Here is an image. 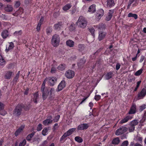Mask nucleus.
I'll list each match as a JSON object with an SVG mask.
<instances>
[{
    "instance_id": "1",
    "label": "nucleus",
    "mask_w": 146,
    "mask_h": 146,
    "mask_svg": "<svg viewBox=\"0 0 146 146\" xmlns=\"http://www.w3.org/2000/svg\"><path fill=\"white\" fill-rule=\"evenodd\" d=\"M56 78L55 77L46 78L44 80L40 89L41 92L42 93V98L43 100L46 99L48 95L49 98L51 99L52 98V94L55 91V89L54 88H52L49 90L47 88L45 87L46 82H47L49 85L52 86L56 82Z\"/></svg>"
},
{
    "instance_id": "2",
    "label": "nucleus",
    "mask_w": 146,
    "mask_h": 146,
    "mask_svg": "<svg viewBox=\"0 0 146 146\" xmlns=\"http://www.w3.org/2000/svg\"><path fill=\"white\" fill-rule=\"evenodd\" d=\"M87 22L85 18L83 16H80L76 23V25L78 27L84 29L87 25Z\"/></svg>"
},
{
    "instance_id": "3",
    "label": "nucleus",
    "mask_w": 146,
    "mask_h": 146,
    "mask_svg": "<svg viewBox=\"0 0 146 146\" xmlns=\"http://www.w3.org/2000/svg\"><path fill=\"white\" fill-rule=\"evenodd\" d=\"M60 41L59 36L57 34L54 35L52 37L51 40L52 44L54 47L57 46L59 45Z\"/></svg>"
},
{
    "instance_id": "4",
    "label": "nucleus",
    "mask_w": 146,
    "mask_h": 146,
    "mask_svg": "<svg viewBox=\"0 0 146 146\" xmlns=\"http://www.w3.org/2000/svg\"><path fill=\"white\" fill-rule=\"evenodd\" d=\"M127 128L124 126H122L117 129L115 131V134L117 135H119L123 134L127 130Z\"/></svg>"
},
{
    "instance_id": "5",
    "label": "nucleus",
    "mask_w": 146,
    "mask_h": 146,
    "mask_svg": "<svg viewBox=\"0 0 146 146\" xmlns=\"http://www.w3.org/2000/svg\"><path fill=\"white\" fill-rule=\"evenodd\" d=\"M22 107L21 105H18L13 111V114L15 116H19L21 113Z\"/></svg>"
},
{
    "instance_id": "6",
    "label": "nucleus",
    "mask_w": 146,
    "mask_h": 146,
    "mask_svg": "<svg viewBox=\"0 0 146 146\" xmlns=\"http://www.w3.org/2000/svg\"><path fill=\"white\" fill-rule=\"evenodd\" d=\"M75 130V128H72L69 129L62 136L60 139V141H62L66 137L71 135Z\"/></svg>"
},
{
    "instance_id": "7",
    "label": "nucleus",
    "mask_w": 146,
    "mask_h": 146,
    "mask_svg": "<svg viewBox=\"0 0 146 146\" xmlns=\"http://www.w3.org/2000/svg\"><path fill=\"white\" fill-rule=\"evenodd\" d=\"M146 95V88H143L140 92L137 95V99H142Z\"/></svg>"
},
{
    "instance_id": "8",
    "label": "nucleus",
    "mask_w": 146,
    "mask_h": 146,
    "mask_svg": "<svg viewBox=\"0 0 146 146\" xmlns=\"http://www.w3.org/2000/svg\"><path fill=\"white\" fill-rule=\"evenodd\" d=\"M136 112V106L135 104H132L130 108L129 111L128 113L129 115L130 114H134Z\"/></svg>"
},
{
    "instance_id": "9",
    "label": "nucleus",
    "mask_w": 146,
    "mask_h": 146,
    "mask_svg": "<svg viewBox=\"0 0 146 146\" xmlns=\"http://www.w3.org/2000/svg\"><path fill=\"white\" fill-rule=\"evenodd\" d=\"M133 117L130 115H127L124 118L122 119L119 122L121 124H123L128 122L129 120H131L133 118Z\"/></svg>"
},
{
    "instance_id": "10",
    "label": "nucleus",
    "mask_w": 146,
    "mask_h": 146,
    "mask_svg": "<svg viewBox=\"0 0 146 146\" xmlns=\"http://www.w3.org/2000/svg\"><path fill=\"white\" fill-rule=\"evenodd\" d=\"M65 76L68 78H73L75 75V73L74 71L71 70H68L66 72Z\"/></svg>"
},
{
    "instance_id": "11",
    "label": "nucleus",
    "mask_w": 146,
    "mask_h": 146,
    "mask_svg": "<svg viewBox=\"0 0 146 146\" xmlns=\"http://www.w3.org/2000/svg\"><path fill=\"white\" fill-rule=\"evenodd\" d=\"M89 126L87 123H81L78 126L77 129L78 130H83L87 129Z\"/></svg>"
},
{
    "instance_id": "12",
    "label": "nucleus",
    "mask_w": 146,
    "mask_h": 146,
    "mask_svg": "<svg viewBox=\"0 0 146 146\" xmlns=\"http://www.w3.org/2000/svg\"><path fill=\"white\" fill-rule=\"evenodd\" d=\"M104 11L102 9H100L98 11L96 17L98 20H100L104 14Z\"/></svg>"
},
{
    "instance_id": "13",
    "label": "nucleus",
    "mask_w": 146,
    "mask_h": 146,
    "mask_svg": "<svg viewBox=\"0 0 146 146\" xmlns=\"http://www.w3.org/2000/svg\"><path fill=\"white\" fill-rule=\"evenodd\" d=\"M106 33L105 32L100 31L99 32L98 40L101 41L104 39L106 36Z\"/></svg>"
},
{
    "instance_id": "14",
    "label": "nucleus",
    "mask_w": 146,
    "mask_h": 146,
    "mask_svg": "<svg viewBox=\"0 0 146 146\" xmlns=\"http://www.w3.org/2000/svg\"><path fill=\"white\" fill-rule=\"evenodd\" d=\"M65 82L64 81H62L58 85V91L61 90L65 86Z\"/></svg>"
},
{
    "instance_id": "15",
    "label": "nucleus",
    "mask_w": 146,
    "mask_h": 146,
    "mask_svg": "<svg viewBox=\"0 0 146 146\" xmlns=\"http://www.w3.org/2000/svg\"><path fill=\"white\" fill-rule=\"evenodd\" d=\"M5 11L7 12H11L13 10L12 6L9 4H7L4 8Z\"/></svg>"
},
{
    "instance_id": "16",
    "label": "nucleus",
    "mask_w": 146,
    "mask_h": 146,
    "mask_svg": "<svg viewBox=\"0 0 146 146\" xmlns=\"http://www.w3.org/2000/svg\"><path fill=\"white\" fill-rule=\"evenodd\" d=\"M25 127L24 125H22L18 129H17L15 131V136H17L24 129Z\"/></svg>"
},
{
    "instance_id": "17",
    "label": "nucleus",
    "mask_w": 146,
    "mask_h": 146,
    "mask_svg": "<svg viewBox=\"0 0 146 146\" xmlns=\"http://www.w3.org/2000/svg\"><path fill=\"white\" fill-rule=\"evenodd\" d=\"M96 11V5L93 4L91 5L88 9V11L91 13H94Z\"/></svg>"
},
{
    "instance_id": "18",
    "label": "nucleus",
    "mask_w": 146,
    "mask_h": 146,
    "mask_svg": "<svg viewBox=\"0 0 146 146\" xmlns=\"http://www.w3.org/2000/svg\"><path fill=\"white\" fill-rule=\"evenodd\" d=\"M63 25L62 23L59 22L54 24V29L57 30H59L62 27Z\"/></svg>"
},
{
    "instance_id": "19",
    "label": "nucleus",
    "mask_w": 146,
    "mask_h": 146,
    "mask_svg": "<svg viewBox=\"0 0 146 146\" xmlns=\"http://www.w3.org/2000/svg\"><path fill=\"white\" fill-rule=\"evenodd\" d=\"M13 74H14V73L12 72L8 71L6 72L5 78L6 79H9L12 77V75Z\"/></svg>"
},
{
    "instance_id": "20",
    "label": "nucleus",
    "mask_w": 146,
    "mask_h": 146,
    "mask_svg": "<svg viewBox=\"0 0 146 146\" xmlns=\"http://www.w3.org/2000/svg\"><path fill=\"white\" fill-rule=\"evenodd\" d=\"M107 7H111L114 6L115 3L113 0H107L106 1Z\"/></svg>"
},
{
    "instance_id": "21",
    "label": "nucleus",
    "mask_w": 146,
    "mask_h": 146,
    "mask_svg": "<svg viewBox=\"0 0 146 146\" xmlns=\"http://www.w3.org/2000/svg\"><path fill=\"white\" fill-rule=\"evenodd\" d=\"M66 43L67 45L70 47H73L74 45V42L71 40H67Z\"/></svg>"
},
{
    "instance_id": "22",
    "label": "nucleus",
    "mask_w": 146,
    "mask_h": 146,
    "mask_svg": "<svg viewBox=\"0 0 146 146\" xmlns=\"http://www.w3.org/2000/svg\"><path fill=\"white\" fill-rule=\"evenodd\" d=\"M1 35L3 38H6L9 35L8 31L7 30H4L2 32Z\"/></svg>"
},
{
    "instance_id": "23",
    "label": "nucleus",
    "mask_w": 146,
    "mask_h": 146,
    "mask_svg": "<svg viewBox=\"0 0 146 146\" xmlns=\"http://www.w3.org/2000/svg\"><path fill=\"white\" fill-rule=\"evenodd\" d=\"M52 120L50 119H47L44 121L42 122V123L45 125H47L49 124L52 123Z\"/></svg>"
},
{
    "instance_id": "24",
    "label": "nucleus",
    "mask_w": 146,
    "mask_h": 146,
    "mask_svg": "<svg viewBox=\"0 0 146 146\" xmlns=\"http://www.w3.org/2000/svg\"><path fill=\"white\" fill-rule=\"evenodd\" d=\"M72 5L68 3L65 5L62 8L63 10L64 11H66L71 8Z\"/></svg>"
},
{
    "instance_id": "25",
    "label": "nucleus",
    "mask_w": 146,
    "mask_h": 146,
    "mask_svg": "<svg viewBox=\"0 0 146 146\" xmlns=\"http://www.w3.org/2000/svg\"><path fill=\"white\" fill-rule=\"evenodd\" d=\"M39 95L37 92L33 94V102L35 103H37V100L38 99V97Z\"/></svg>"
},
{
    "instance_id": "26",
    "label": "nucleus",
    "mask_w": 146,
    "mask_h": 146,
    "mask_svg": "<svg viewBox=\"0 0 146 146\" xmlns=\"http://www.w3.org/2000/svg\"><path fill=\"white\" fill-rule=\"evenodd\" d=\"M9 45L8 47H6L5 49L6 51H8L13 48L14 47V44L12 42L9 43Z\"/></svg>"
},
{
    "instance_id": "27",
    "label": "nucleus",
    "mask_w": 146,
    "mask_h": 146,
    "mask_svg": "<svg viewBox=\"0 0 146 146\" xmlns=\"http://www.w3.org/2000/svg\"><path fill=\"white\" fill-rule=\"evenodd\" d=\"M113 76V73L111 72H109L105 76V78L106 80H108L111 78Z\"/></svg>"
},
{
    "instance_id": "28",
    "label": "nucleus",
    "mask_w": 146,
    "mask_h": 146,
    "mask_svg": "<svg viewBox=\"0 0 146 146\" xmlns=\"http://www.w3.org/2000/svg\"><path fill=\"white\" fill-rule=\"evenodd\" d=\"M120 142V140L118 137L114 139L112 141V143L114 144L117 145Z\"/></svg>"
},
{
    "instance_id": "29",
    "label": "nucleus",
    "mask_w": 146,
    "mask_h": 146,
    "mask_svg": "<svg viewBox=\"0 0 146 146\" xmlns=\"http://www.w3.org/2000/svg\"><path fill=\"white\" fill-rule=\"evenodd\" d=\"M86 62L85 59L84 58H82L80 60L79 62L78 63V65L79 67H80L83 64H84Z\"/></svg>"
},
{
    "instance_id": "30",
    "label": "nucleus",
    "mask_w": 146,
    "mask_h": 146,
    "mask_svg": "<svg viewBox=\"0 0 146 146\" xmlns=\"http://www.w3.org/2000/svg\"><path fill=\"white\" fill-rule=\"evenodd\" d=\"M35 135V133L32 132L31 134L28 135L26 137V139L28 141L31 140L32 137Z\"/></svg>"
},
{
    "instance_id": "31",
    "label": "nucleus",
    "mask_w": 146,
    "mask_h": 146,
    "mask_svg": "<svg viewBox=\"0 0 146 146\" xmlns=\"http://www.w3.org/2000/svg\"><path fill=\"white\" fill-rule=\"evenodd\" d=\"M143 137L138 135H137L135 138V141L137 142L141 143L142 142Z\"/></svg>"
},
{
    "instance_id": "32",
    "label": "nucleus",
    "mask_w": 146,
    "mask_h": 146,
    "mask_svg": "<svg viewBox=\"0 0 146 146\" xmlns=\"http://www.w3.org/2000/svg\"><path fill=\"white\" fill-rule=\"evenodd\" d=\"M138 123L137 120L135 119L131 121L130 123V125L135 127V126L137 125Z\"/></svg>"
},
{
    "instance_id": "33",
    "label": "nucleus",
    "mask_w": 146,
    "mask_h": 146,
    "mask_svg": "<svg viewBox=\"0 0 146 146\" xmlns=\"http://www.w3.org/2000/svg\"><path fill=\"white\" fill-rule=\"evenodd\" d=\"M128 17H133L135 19H137V15L135 14H133L131 13H129L127 15Z\"/></svg>"
},
{
    "instance_id": "34",
    "label": "nucleus",
    "mask_w": 146,
    "mask_h": 146,
    "mask_svg": "<svg viewBox=\"0 0 146 146\" xmlns=\"http://www.w3.org/2000/svg\"><path fill=\"white\" fill-rule=\"evenodd\" d=\"M85 47L84 45L83 44H79L78 46V50L80 51H82L84 49Z\"/></svg>"
},
{
    "instance_id": "35",
    "label": "nucleus",
    "mask_w": 146,
    "mask_h": 146,
    "mask_svg": "<svg viewBox=\"0 0 146 146\" xmlns=\"http://www.w3.org/2000/svg\"><path fill=\"white\" fill-rule=\"evenodd\" d=\"M5 61L3 58L2 56L0 54V65H3L5 64Z\"/></svg>"
},
{
    "instance_id": "36",
    "label": "nucleus",
    "mask_w": 146,
    "mask_h": 146,
    "mask_svg": "<svg viewBox=\"0 0 146 146\" xmlns=\"http://www.w3.org/2000/svg\"><path fill=\"white\" fill-rule=\"evenodd\" d=\"M65 68V64H61L58 67V69L60 70H63Z\"/></svg>"
},
{
    "instance_id": "37",
    "label": "nucleus",
    "mask_w": 146,
    "mask_h": 146,
    "mask_svg": "<svg viewBox=\"0 0 146 146\" xmlns=\"http://www.w3.org/2000/svg\"><path fill=\"white\" fill-rule=\"evenodd\" d=\"M98 29L101 30L105 28V25L103 24H100L97 26Z\"/></svg>"
},
{
    "instance_id": "38",
    "label": "nucleus",
    "mask_w": 146,
    "mask_h": 146,
    "mask_svg": "<svg viewBox=\"0 0 146 146\" xmlns=\"http://www.w3.org/2000/svg\"><path fill=\"white\" fill-rule=\"evenodd\" d=\"M75 140L79 143H81L83 141L82 139L80 137L77 136L75 138Z\"/></svg>"
},
{
    "instance_id": "39",
    "label": "nucleus",
    "mask_w": 146,
    "mask_h": 146,
    "mask_svg": "<svg viewBox=\"0 0 146 146\" xmlns=\"http://www.w3.org/2000/svg\"><path fill=\"white\" fill-rule=\"evenodd\" d=\"M129 126L128 127L129 132H131L133 131L135 129V127L132 126L131 125H130V124H129Z\"/></svg>"
},
{
    "instance_id": "40",
    "label": "nucleus",
    "mask_w": 146,
    "mask_h": 146,
    "mask_svg": "<svg viewBox=\"0 0 146 146\" xmlns=\"http://www.w3.org/2000/svg\"><path fill=\"white\" fill-rule=\"evenodd\" d=\"M146 108V104H143L139 107V110L141 111Z\"/></svg>"
},
{
    "instance_id": "41",
    "label": "nucleus",
    "mask_w": 146,
    "mask_h": 146,
    "mask_svg": "<svg viewBox=\"0 0 146 146\" xmlns=\"http://www.w3.org/2000/svg\"><path fill=\"white\" fill-rule=\"evenodd\" d=\"M48 131V129L47 128H44L42 131V134L44 135L45 136L47 135V133Z\"/></svg>"
},
{
    "instance_id": "42",
    "label": "nucleus",
    "mask_w": 146,
    "mask_h": 146,
    "mask_svg": "<svg viewBox=\"0 0 146 146\" xmlns=\"http://www.w3.org/2000/svg\"><path fill=\"white\" fill-rule=\"evenodd\" d=\"M0 18L3 20H6L7 19V15L3 14L0 15Z\"/></svg>"
},
{
    "instance_id": "43",
    "label": "nucleus",
    "mask_w": 146,
    "mask_h": 146,
    "mask_svg": "<svg viewBox=\"0 0 146 146\" xmlns=\"http://www.w3.org/2000/svg\"><path fill=\"white\" fill-rule=\"evenodd\" d=\"M90 33H91L92 35L94 37L95 36V34L94 33L95 31V29L93 28H90L89 29Z\"/></svg>"
},
{
    "instance_id": "44",
    "label": "nucleus",
    "mask_w": 146,
    "mask_h": 146,
    "mask_svg": "<svg viewBox=\"0 0 146 146\" xmlns=\"http://www.w3.org/2000/svg\"><path fill=\"white\" fill-rule=\"evenodd\" d=\"M143 70L142 69H140L139 70L137 71L135 73V75L137 76H139L142 73Z\"/></svg>"
},
{
    "instance_id": "45",
    "label": "nucleus",
    "mask_w": 146,
    "mask_h": 146,
    "mask_svg": "<svg viewBox=\"0 0 146 146\" xmlns=\"http://www.w3.org/2000/svg\"><path fill=\"white\" fill-rule=\"evenodd\" d=\"M26 143V141L25 139H24L19 144V146H24Z\"/></svg>"
},
{
    "instance_id": "46",
    "label": "nucleus",
    "mask_w": 146,
    "mask_h": 146,
    "mask_svg": "<svg viewBox=\"0 0 146 146\" xmlns=\"http://www.w3.org/2000/svg\"><path fill=\"white\" fill-rule=\"evenodd\" d=\"M69 30L70 31H73L75 29V25L74 24H71L69 27Z\"/></svg>"
},
{
    "instance_id": "47",
    "label": "nucleus",
    "mask_w": 146,
    "mask_h": 146,
    "mask_svg": "<svg viewBox=\"0 0 146 146\" xmlns=\"http://www.w3.org/2000/svg\"><path fill=\"white\" fill-rule=\"evenodd\" d=\"M76 7H74L72 8V9L70 10V13L72 15L74 14L76 12Z\"/></svg>"
},
{
    "instance_id": "48",
    "label": "nucleus",
    "mask_w": 146,
    "mask_h": 146,
    "mask_svg": "<svg viewBox=\"0 0 146 146\" xmlns=\"http://www.w3.org/2000/svg\"><path fill=\"white\" fill-rule=\"evenodd\" d=\"M60 117V115H58L55 117L54 119L53 120L54 122H55L58 121Z\"/></svg>"
},
{
    "instance_id": "49",
    "label": "nucleus",
    "mask_w": 146,
    "mask_h": 146,
    "mask_svg": "<svg viewBox=\"0 0 146 146\" xmlns=\"http://www.w3.org/2000/svg\"><path fill=\"white\" fill-rule=\"evenodd\" d=\"M59 127V125L57 123H56L54 124L52 128V129L53 131H54L55 130L57 129Z\"/></svg>"
},
{
    "instance_id": "50",
    "label": "nucleus",
    "mask_w": 146,
    "mask_h": 146,
    "mask_svg": "<svg viewBox=\"0 0 146 146\" xmlns=\"http://www.w3.org/2000/svg\"><path fill=\"white\" fill-rule=\"evenodd\" d=\"M141 81H138L137 82V85H136V87L135 88L134 91H136L137 90L138 88H139L140 84L141 83Z\"/></svg>"
},
{
    "instance_id": "51",
    "label": "nucleus",
    "mask_w": 146,
    "mask_h": 146,
    "mask_svg": "<svg viewBox=\"0 0 146 146\" xmlns=\"http://www.w3.org/2000/svg\"><path fill=\"white\" fill-rule=\"evenodd\" d=\"M42 129V125L40 123L36 127L37 130V131H40Z\"/></svg>"
},
{
    "instance_id": "52",
    "label": "nucleus",
    "mask_w": 146,
    "mask_h": 146,
    "mask_svg": "<svg viewBox=\"0 0 146 146\" xmlns=\"http://www.w3.org/2000/svg\"><path fill=\"white\" fill-rule=\"evenodd\" d=\"M128 144V141H125L122 143L120 146H127Z\"/></svg>"
},
{
    "instance_id": "53",
    "label": "nucleus",
    "mask_w": 146,
    "mask_h": 146,
    "mask_svg": "<svg viewBox=\"0 0 146 146\" xmlns=\"http://www.w3.org/2000/svg\"><path fill=\"white\" fill-rule=\"evenodd\" d=\"M22 33V32L21 30H20L19 31H15L14 33V34L15 35H20Z\"/></svg>"
},
{
    "instance_id": "54",
    "label": "nucleus",
    "mask_w": 146,
    "mask_h": 146,
    "mask_svg": "<svg viewBox=\"0 0 146 146\" xmlns=\"http://www.w3.org/2000/svg\"><path fill=\"white\" fill-rule=\"evenodd\" d=\"M112 15L108 14V15L106 17V19L108 21H110L112 18Z\"/></svg>"
},
{
    "instance_id": "55",
    "label": "nucleus",
    "mask_w": 146,
    "mask_h": 146,
    "mask_svg": "<svg viewBox=\"0 0 146 146\" xmlns=\"http://www.w3.org/2000/svg\"><path fill=\"white\" fill-rule=\"evenodd\" d=\"M101 98V96L100 95H96L94 97V99L96 101L99 100Z\"/></svg>"
},
{
    "instance_id": "56",
    "label": "nucleus",
    "mask_w": 146,
    "mask_h": 146,
    "mask_svg": "<svg viewBox=\"0 0 146 146\" xmlns=\"http://www.w3.org/2000/svg\"><path fill=\"white\" fill-rule=\"evenodd\" d=\"M20 4L21 3L19 1H16L15 4V6L16 7H18L20 6Z\"/></svg>"
},
{
    "instance_id": "57",
    "label": "nucleus",
    "mask_w": 146,
    "mask_h": 146,
    "mask_svg": "<svg viewBox=\"0 0 146 146\" xmlns=\"http://www.w3.org/2000/svg\"><path fill=\"white\" fill-rule=\"evenodd\" d=\"M41 25L40 23H38L36 27L37 31H39L40 29V27Z\"/></svg>"
},
{
    "instance_id": "58",
    "label": "nucleus",
    "mask_w": 146,
    "mask_h": 146,
    "mask_svg": "<svg viewBox=\"0 0 146 146\" xmlns=\"http://www.w3.org/2000/svg\"><path fill=\"white\" fill-rule=\"evenodd\" d=\"M52 32L51 29L50 28H48L46 29V32L47 34H48L51 33Z\"/></svg>"
},
{
    "instance_id": "59",
    "label": "nucleus",
    "mask_w": 146,
    "mask_h": 146,
    "mask_svg": "<svg viewBox=\"0 0 146 146\" xmlns=\"http://www.w3.org/2000/svg\"><path fill=\"white\" fill-rule=\"evenodd\" d=\"M120 65L119 63H117L116 66V69L117 70H118L120 68Z\"/></svg>"
},
{
    "instance_id": "60",
    "label": "nucleus",
    "mask_w": 146,
    "mask_h": 146,
    "mask_svg": "<svg viewBox=\"0 0 146 146\" xmlns=\"http://www.w3.org/2000/svg\"><path fill=\"white\" fill-rule=\"evenodd\" d=\"M56 71V69L54 67H52L51 70V72L52 73H54Z\"/></svg>"
},
{
    "instance_id": "61",
    "label": "nucleus",
    "mask_w": 146,
    "mask_h": 146,
    "mask_svg": "<svg viewBox=\"0 0 146 146\" xmlns=\"http://www.w3.org/2000/svg\"><path fill=\"white\" fill-rule=\"evenodd\" d=\"M114 13V10H109V12L108 13V14L110 15H111L113 16V14Z\"/></svg>"
},
{
    "instance_id": "62",
    "label": "nucleus",
    "mask_w": 146,
    "mask_h": 146,
    "mask_svg": "<svg viewBox=\"0 0 146 146\" xmlns=\"http://www.w3.org/2000/svg\"><path fill=\"white\" fill-rule=\"evenodd\" d=\"M44 20V18L43 17H42L40 19L39 23H40L41 24V25H42V23L43 22V21Z\"/></svg>"
},
{
    "instance_id": "63",
    "label": "nucleus",
    "mask_w": 146,
    "mask_h": 146,
    "mask_svg": "<svg viewBox=\"0 0 146 146\" xmlns=\"http://www.w3.org/2000/svg\"><path fill=\"white\" fill-rule=\"evenodd\" d=\"M48 143V142L47 141L45 140L44 141L42 144V145L43 146H45Z\"/></svg>"
},
{
    "instance_id": "64",
    "label": "nucleus",
    "mask_w": 146,
    "mask_h": 146,
    "mask_svg": "<svg viewBox=\"0 0 146 146\" xmlns=\"http://www.w3.org/2000/svg\"><path fill=\"white\" fill-rule=\"evenodd\" d=\"M19 78V76H18L16 75L15 77L13 79V80L14 81L16 82L17 81V80Z\"/></svg>"
}]
</instances>
